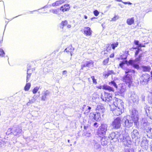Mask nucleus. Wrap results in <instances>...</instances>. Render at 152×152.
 <instances>
[{
  "label": "nucleus",
  "mask_w": 152,
  "mask_h": 152,
  "mask_svg": "<svg viewBox=\"0 0 152 152\" xmlns=\"http://www.w3.org/2000/svg\"><path fill=\"white\" fill-rule=\"evenodd\" d=\"M124 102L122 100L115 98V100L113 104L110 105V110L114 115H120L124 111Z\"/></svg>",
  "instance_id": "nucleus-1"
},
{
  "label": "nucleus",
  "mask_w": 152,
  "mask_h": 152,
  "mask_svg": "<svg viewBox=\"0 0 152 152\" xmlns=\"http://www.w3.org/2000/svg\"><path fill=\"white\" fill-rule=\"evenodd\" d=\"M96 110L98 111L95 113L91 112L89 113V118L90 119L97 121L100 118V115L103 114L105 110V108L102 105H97Z\"/></svg>",
  "instance_id": "nucleus-2"
},
{
  "label": "nucleus",
  "mask_w": 152,
  "mask_h": 152,
  "mask_svg": "<svg viewBox=\"0 0 152 152\" xmlns=\"http://www.w3.org/2000/svg\"><path fill=\"white\" fill-rule=\"evenodd\" d=\"M132 72V71L130 69H126L125 71L126 75H125L122 78V81L125 84L130 87L132 83V75L128 73Z\"/></svg>",
  "instance_id": "nucleus-3"
},
{
  "label": "nucleus",
  "mask_w": 152,
  "mask_h": 152,
  "mask_svg": "<svg viewBox=\"0 0 152 152\" xmlns=\"http://www.w3.org/2000/svg\"><path fill=\"white\" fill-rule=\"evenodd\" d=\"M122 122V118L120 117H118L114 119L110 126L113 129H120L121 127Z\"/></svg>",
  "instance_id": "nucleus-4"
},
{
  "label": "nucleus",
  "mask_w": 152,
  "mask_h": 152,
  "mask_svg": "<svg viewBox=\"0 0 152 152\" xmlns=\"http://www.w3.org/2000/svg\"><path fill=\"white\" fill-rule=\"evenodd\" d=\"M107 126L104 124H102L98 129L97 135L100 137H103L107 131Z\"/></svg>",
  "instance_id": "nucleus-5"
},
{
  "label": "nucleus",
  "mask_w": 152,
  "mask_h": 152,
  "mask_svg": "<svg viewBox=\"0 0 152 152\" xmlns=\"http://www.w3.org/2000/svg\"><path fill=\"white\" fill-rule=\"evenodd\" d=\"M131 118L135 125L137 126L139 123V115L138 111L134 109L132 110Z\"/></svg>",
  "instance_id": "nucleus-6"
},
{
  "label": "nucleus",
  "mask_w": 152,
  "mask_h": 152,
  "mask_svg": "<svg viewBox=\"0 0 152 152\" xmlns=\"http://www.w3.org/2000/svg\"><path fill=\"white\" fill-rule=\"evenodd\" d=\"M112 94L104 92V93L102 94L101 98L102 101L105 102H109L112 99Z\"/></svg>",
  "instance_id": "nucleus-7"
},
{
  "label": "nucleus",
  "mask_w": 152,
  "mask_h": 152,
  "mask_svg": "<svg viewBox=\"0 0 152 152\" xmlns=\"http://www.w3.org/2000/svg\"><path fill=\"white\" fill-rule=\"evenodd\" d=\"M8 130L10 131L11 133L12 134L15 136H18L22 131V129L20 127H15L13 129L12 128H10Z\"/></svg>",
  "instance_id": "nucleus-8"
},
{
  "label": "nucleus",
  "mask_w": 152,
  "mask_h": 152,
  "mask_svg": "<svg viewBox=\"0 0 152 152\" xmlns=\"http://www.w3.org/2000/svg\"><path fill=\"white\" fill-rule=\"evenodd\" d=\"M151 79V76L149 74L146 73L143 74L141 77V82L145 84H147Z\"/></svg>",
  "instance_id": "nucleus-9"
},
{
  "label": "nucleus",
  "mask_w": 152,
  "mask_h": 152,
  "mask_svg": "<svg viewBox=\"0 0 152 152\" xmlns=\"http://www.w3.org/2000/svg\"><path fill=\"white\" fill-rule=\"evenodd\" d=\"M83 34L87 36H90L92 34V31L90 28L88 27H85L83 30Z\"/></svg>",
  "instance_id": "nucleus-10"
},
{
  "label": "nucleus",
  "mask_w": 152,
  "mask_h": 152,
  "mask_svg": "<svg viewBox=\"0 0 152 152\" xmlns=\"http://www.w3.org/2000/svg\"><path fill=\"white\" fill-rule=\"evenodd\" d=\"M70 9V5L67 4L62 5L60 8V10L63 12L69 11Z\"/></svg>",
  "instance_id": "nucleus-11"
},
{
  "label": "nucleus",
  "mask_w": 152,
  "mask_h": 152,
  "mask_svg": "<svg viewBox=\"0 0 152 152\" xmlns=\"http://www.w3.org/2000/svg\"><path fill=\"white\" fill-rule=\"evenodd\" d=\"M91 107L89 106H86V105L84 104L82 107L83 111L84 112L83 114L87 115L89 113L91 109Z\"/></svg>",
  "instance_id": "nucleus-12"
},
{
  "label": "nucleus",
  "mask_w": 152,
  "mask_h": 152,
  "mask_svg": "<svg viewBox=\"0 0 152 152\" xmlns=\"http://www.w3.org/2000/svg\"><path fill=\"white\" fill-rule=\"evenodd\" d=\"M145 111L147 116L151 119H152V109L150 107H147L145 109Z\"/></svg>",
  "instance_id": "nucleus-13"
},
{
  "label": "nucleus",
  "mask_w": 152,
  "mask_h": 152,
  "mask_svg": "<svg viewBox=\"0 0 152 152\" xmlns=\"http://www.w3.org/2000/svg\"><path fill=\"white\" fill-rule=\"evenodd\" d=\"M50 94V92L48 90L43 91L42 94L41 100L43 101L45 100L47 98V97Z\"/></svg>",
  "instance_id": "nucleus-14"
},
{
  "label": "nucleus",
  "mask_w": 152,
  "mask_h": 152,
  "mask_svg": "<svg viewBox=\"0 0 152 152\" xmlns=\"http://www.w3.org/2000/svg\"><path fill=\"white\" fill-rule=\"evenodd\" d=\"M102 89L109 92H114L115 91L113 88L106 84H104L102 86Z\"/></svg>",
  "instance_id": "nucleus-15"
},
{
  "label": "nucleus",
  "mask_w": 152,
  "mask_h": 152,
  "mask_svg": "<svg viewBox=\"0 0 152 152\" xmlns=\"http://www.w3.org/2000/svg\"><path fill=\"white\" fill-rule=\"evenodd\" d=\"M66 0H58L52 4V6L53 7L58 6L64 3Z\"/></svg>",
  "instance_id": "nucleus-16"
},
{
  "label": "nucleus",
  "mask_w": 152,
  "mask_h": 152,
  "mask_svg": "<svg viewBox=\"0 0 152 152\" xmlns=\"http://www.w3.org/2000/svg\"><path fill=\"white\" fill-rule=\"evenodd\" d=\"M135 19L133 17L130 18H128L126 21V23L129 25H131L134 23Z\"/></svg>",
  "instance_id": "nucleus-17"
},
{
  "label": "nucleus",
  "mask_w": 152,
  "mask_h": 152,
  "mask_svg": "<svg viewBox=\"0 0 152 152\" xmlns=\"http://www.w3.org/2000/svg\"><path fill=\"white\" fill-rule=\"evenodd\" d=\"M74 50V49L72 46H69L65 50V51L67 53H70L72 56V53Z\"/></svg>",
  "instance_id": "nucleus-18"
},
{
  "label": "nucleus",
  "mask_w": 152,
  "mask_h": 152,
  "mask_svg": "<svg viewBox=\"0 0 152 152\" xmlns=\"http://www.w3.org/2000/svg\"><path fill=\"white\" fill-rule=\"evenodd\" d=\"M125 126L127 128H129L132 126V122H129L128 119H126L125 121Z\"/></svg>",
  "instance_id": "nucleus-19"
},
{
  "label": "nucleus",
  "mask_w": 152,
  "mask_h": 152,
  "mask_svg": "<svg viewBox=\"0 0 152 152\" xmlns=\"http://www.w3.org/2000/svg\"><path fill=\"white\" fill-rule=\"evenodd\" d=\"M142 68L143 71L144 72H149L151 69V68L149 66H142Z\"/></svg>",
  "instance_id": "nucleus-20"
},
{
  "label": "nucleus",
  "mask_w": 152,
  "mask_h": 152,
  "mask_svg": "<svg viewBox=\"0 0 152 152\" xmlns=\"http://www.w3.org/2000/svg\"><path fill=\"white\" fill-rule=\"evenodd\" d=\"M68 23V21L66 20H64L61 21L60 24V28H63L64 26L67 25Z\"/></svg>",
  "instance_id": "nucleus-21"
},
{
  "label": "nucleus",
  "mask_w": 152,
  "mask_h": 152,
  "mask_svg": "<svg viewBox=\"0 0 152 152\" xmlns=\"http://www.w3.org/2000/svg\"><path fill=\"white\" fill-rule=\"evenodd\" d=\"M53 13L57 15H60L61 14V11L60 9H56L53 10L52 11Z\"/></svg>",
  "instance_id": "nucleus-22"
},
{
  "label": "nucleus",
  "mask_w": 152,
  "mask_h": 152,
  "mask_svg": "<svg viewBox=\"0 0 152 152\" xmlns=\"http://www.w3.org/2000/svg\"><path fill=\"white\" fill-rule=\"evenodd\" d=\"M119 43L118 42H114L111 45V47L112 49L113 50H115V48L117 47Z\"/></svg>",
  "instance_id": "nucleus-23"
},
{
  "label": "nucleus",
  "mask_w": 152,
  "mask_h": 152,
  "mask_svg": "<svg viewBox=\"0 0 152 152\" xmlns=\"http://www.w3.org/2000/svg\"><path fill=\"white\" fill-rule=\"evenodd\" d=\"M132 137H135L136 136L137 137V136L139 135V132L137 130V129H134L132 133Z\"/></svg>",
  "instance_id": "nucleus-24"
},
{
  "label": "nucleus",
  "mask_w": 152,
  "mask_h": 152,
  "mask_svg": "<svg viewBox=\"0 0 152 152\" xmlns=\"http://www.w3.org/2000/svg\"><path fill=\"white\" fill-rule=\"evenodd\" d=\"M31 86V83H26L24 88V89L25 91H28Z\"/></svg>",
  "instance_id": "nucleus-25"
},
{
  "label": "nucleus",
  "mask_w": 152,
  "mask_h": 152,
  "mask_svg": "<svg viewBox=\"0 0 152 152\" xmlns=\"http://www.w3.org/2000/svg\"><path fill=\"white\" fill-rule=\"evenodd\" d=\"M30 70V69H28L27 70V77H26V82H27L28 80H29V79L31 77V72H29V71Z\"/></svg>",
  "instance_id": "nucleus-26"
},
{
  "label": "nucleus",
  "mask_w": 152,
  "mask_h": 152,
  "mask_svg": "<svg viewBox=\"0 0 152 152\" xmlns=\"http://www.w3.org/2000/svg\"><path fill=\"white\" fill-rule=\"evenodd\" d=\"M113 73V70H109L107 73L104 74L103 76L105 78H107L109 75L112 74Z\"/></svg>",
  "instance_id": "nucleus-27"
},
{
  "label": "nucleus",
  "mask_w": 152,
  "mask_h": 152,
  "mask_svg": "<svg viewBox=\"0 0 152 152\" xmlns=\"http://www.w3.org/2000/svg\"><path fill=\"white\" fill-rule=\"evenodd\" d=\"M147 135L149 138H152V129H150L147 133Z\"/></svg>",
  "instance_id": "nucleus-28"
},
{
  "label": "nucleus",
  "mask_w": 152,
  "mask_h": 152,
  "mask_svg": "<svg viewBox=\"0 0 152 152\" xmlns=\"http://www.w3.org/2000/svg\"><path fill=\"white\" fill-rule=\"evenodd\" d=\"M128 64L127 61L125 60V61H121V63L119 64V66L123 68L124 64Z\"/></svg>",
  "instance_id": "nucleus-29"
},
{
  "label": "nucleus",
  "mask_w": 152,
  "mask_h": 152,
  "mask_svg": "<svg viewBox=\"0 0 152 152\" xmlns=\"http://www.w3.org/2000/svg\"><path fill=\"white\" fill-rule=\"evenodd\" d=\"M109 60V58H107L104 59L103 61V64L104 65H107Z\"/></svg>",
  "instance_id": "nucleus-30"
},
{
  "label": "nucleus",
  "mask_w": 152,
  "mask_h": 152,
  "mask_svg": "<svg viewBox=\"0 0 152 152\" xmlns=\"http://www.w3.org/2000/svg\"><path fill=\"white\" fill-rule=\"evenodd\" d=\"M143 53H140L138 56L135 59V61H140L141 59V58L142 56Z\"/></svg>",
  "instance_id": "nucleus-31"
},
{
  "label": "nucleus",
  "mask_w": 152,
  "mask_h": 152,
  "mask_svg": "<svg viewBox=\"0 0 152 152\" xmlns=\"http://www.w3.org/2000/svg\"><path fill=\"white\" fill-rule=\"evenodd\" d=\"M39 87H36L34 88L32 90V92L34 94H35L37 93V91H38L39 89Z\"/></svg>",
  "instance_id": "nucleus-32"
},
{
  "label": "nucleus",
  "mask_w": 152,
  "mask_h": 152,
  "mask_svg": "<svg viewBox=\"0 0 152 152\" xmlns=\"http://www.w3.org/2000/svg\"><path fill=\"white\" fill-rule=\"evenodd\" d=\"M93 62L91 60L89 61H86V64L87 66V67H89L90 65H93Z\"/></svg>",
  "instance_id": "nucleus-33"
},
{
  "label": "nucleus",
  "mask_w": 152,
  "mask_h": 152,
  "mask_svg": "<svg viewBox=\"0 0 152 152\" xmlns=\"http://www.w3.org/2000/svg\"><path fill=\"white\" fill-rule=\"evenodd\" d=\"M141 49L138 48H137V49L136 50L134 53V56L136 57L140 51H141Z\"/></svg>",
  "instance_id": "nucleus-34"
},
{
  "label": "nucleus",
  "mask_w": 152,
  "mask_h": 152,
  "mask_svg": "<svg viewBox=\"0 0 152 152\" xmlns=\"http://www.w3.org/2000/svg\"><path fill=\"white\" fill-rule=\"evenodd\" d=\"M115 137V134L114 132L111 133L109 137L111 140H113Z\"/></svg>",
  "instance_id": "nucleus-35"
},
{
  "label": "nucleus",
  "mask_w": 152,
  "mask_h": 152,
  "mask_svg": "<svg viewBox=\"0 0 152 152\" xmlns=\"http://www.w3.org/2000/svg\"><path fill=\"white\" fill-rule=\"evenodd\" d=\"M109 84H112L114 86L115 88H117V85L116 84V83H115V82L114 81H111L110 82H109Z\"/></svg>",
  "instance_id": "nucleus-36"
},
{
  "label": "nucleus",
  "mask_w": 152,
  "mask_h": 152,
  "mask_svg": "<svg viewBox=\"0 0 152 152\" xmlns=\"http://www.w3.org/2000/svg\"><path fill=\"white\" fill-rule=\"evenodd\" d=\"M5 54L4 51L1 48H0V56H3Z\"/></svg>",
  "instance_id": "nucleus-37"
},
{
  "label": "nucleus",
  "mask_w": 152,
  "mask_h": 152,
  "mask_svg": "<svg viewBox=\"0 0 152 152\" xmlns=\"http://www.w3.org/2000/svg\"><path fill=\"white\" fill-rule=\"evenodd\" d=\"M91 77L92 79L93 83L96 84L97 83V82L96 79H95L94 77V76H92Z\"/></svg>",
  "instance_id": "nucleus-38"
},
{
  "label": "nucleus",
  "mask_w": 152,
  "mask_h": 152,
  "mask_svg": "<svg viewBox=\"0 0 152 152\" xmlns=\"http://www.w3.org/2000/svg\"><path fill=\"white\" fill-rule=\"evenodd\" d=\"M93 13L94 15L95 16H97L99 14V12L97 10H95L93 12Z\"/></svg>",
  "instance_id": "nucleus-39"
},
{
  "label": "nucleus",
  "mask_w": 152,
  "mask_h": 152,
  "mask_svg": "<svg viewBox=\"0 0 152 152\" xmlns=\"http://www.w3.org/2000/svg\"><path fill=\"white\" fill-rule=\"evenodd\" d=\"M134 61L132 60H130L129 61H128V65H133L134 63Z\"/></svg>",
  "instance_id": "nucleus-40"
},
{
  "label": "nucleus",
  "mask_w": 152,
  "mask_h": 152,
  "mask_svg": "<svg viewBox=\"0 0 152 152\" xmlns=\"http://www.w3.org/2000/svg\"><path fill=\"white\" fill-rule=\"evenodd\" d=\"M118 18V17L117 15H115L113 18L111 19L112 21H115Z\"/></svg>",
  "instance_id": "nucleus-41"
},
{
  "label": "nucleus",
  "mask_w": 152,
  "mask_h": 152,
  "mask_svg": "<svg viewBox=\"0 0 152 152\" xmlns=\"http://www.w3.org/2000/svg\"><path fill=\"white\" fill-rule=\"evenodd\" d=\"M110 45H111L109 44H108L107 45V46L106 47V50L107 51H108L111 50V46H110Z\"/></svg>",
  "instance_id": "nucleus-42"
},
{
  "label": "nucleus",
  "mask_w": 152,
  "mask_h": 152,
  "mask_svg": "<svg viewBox=\"0 0 152 152\" xmlns=\"http://www.w3.org/2000/svg\"><path fill=\"white\" fill-rule=\"evenodd\" d=\"M133 66L135 68H136V69H139L140 68L139 67V65L138 64H133Z\"/></svg>",
  "instance_id": "nucleus-43"
},
{
  "label": "nucleus",
  "mask_w": 152,
  "mask_h": 152,
  "mask_svg": "<svg viewBox=\"0 0 152 152\" xmlns=\"http://www.w3.org/2000/svg\"><path fill=\"white\" fill-rule=\"evenodd\" d=\"M134 43L135 45H137V46H138V45L140 44H139V41L137 40H135L134 41Z\"/></svg>",
  "instance_id": "nucleus-44"
},
{
  "label": "nucleus",
  "mask_w": 152,
  "mask_h": 152,
  "mask_svg": "<svg viewBox=\"0 0 152 152\" xmlns=\"http://www.w3.org/2000/svg\"><path fill=\"white\" fill-rule=\"evenodd\" d=\"M94 126L96 128H97L98 127V124L96 122L94 123Z\"/></svg>",
  "instance_id": "nucleus-45"
},
{
  "label": "nucleus",
  "mask_w": 152,
  "mask_h": 152,
  "mask_svg": "<svg viewBox=\"0 0 152 152\" xmlns=\"http://www.w3.org/2000/svg\"><path fill=\"white\" fill-rule=\"evenodd\" d=\"M114 56L115 55L114 53H113L110 55L109 57L110 58H112L114 57Z\"/></svg>",
  "instance_id": "nucleus-46"
},
{
  "label": "nucleus",
  "mask_w": 152,
  "mask_h": 152,
  "mask_svg": "<svg viewBox=\"0 0 152 152\" xmlns=\"http://www.w3.org/2000/svg\"><path fill=\"white\" fill-rule=\"evenodd\" d=\"M145 47V46L144 45H143L141 44H140L139 45H138V46H137V48H139V47Z\"/></svg>",
  "instance_id": "nucleus-47"
},
{
  "label": "nucleus",
  "mask_w": 152,
  "mask_h": 152,
  "mask_svg": "<svg viewBox=\"0 0 152 152\" xmlns=\"http://www.w3.org/2000/svg\"><path fill=\"white\" fill-rule=\"evenodd\" d=\"M123 3L125 4H131L132 3L129 2H123Z\"/></svg>",
  "instance_id": "nucleus-48"
},
{
  "label": "nucleus",
  "mask_w": 152,
  "mask_h": 152,
  "mask_svg": "<svg viewBox=\"0 0 152 152\" xmlns=\"http://www.w3.org/2000/svg\"><path fill=\"white\" fill-rule=\"evenodd\" d=\"M96 88L100 89H102V86H96Z\"/></svg>",
  "instance_id": "nucleus-49"
},
{
  "label": "nucleus",
  "mask_w": 152,
  "mask_h": 152,
  "mask_svg": "<svg viewBox=\"0 0 152 152\" xmlns=\"http://www.w3.org/2000/svg\"><path fill=\"white\" fill-rule=\"evenodd\" d=\"M3 142L2 140V139H0V147H1V145L2 143V142Z\"/></svg>",
  "instance_id": "nucleus-50"
},
{
  "label": "nucleus",
  "mask_w": 152,
  "mask_h": 152,
  "mask_svg": "<svg viewBox=\"0 0 152 152\" xmlns=\"http://www.w3.org/2000/svg\"><path fill=\"white\" fill-rule=\"evenodd\" d=\"M86 67H87V66L86 65V64H84L82 66V69H83V68Z\"/></svg>",
  "instance_id": "nucleus-51"
},
{
  "label": "nucleus",
  "mask_w": 152,
  "mask_h": 152,
  "mask_svg": "<svg viewBox=\"0 0 152 152\" xmlns=\"http://www.w3.org/2000/svg\"><path fill=\"white\" fill-rule=\"evenodd\" d=\"M67 28H71V25L70 24H69V25H68L67 26Z\"/></svg>",
  "instance_id": "nucleus-52"
},
{
  "label": "nucleus",
  "mask_w": 152,
  "mask_h": 152,
  "mask_svg": "<svg viewBox=\"0 0 152 152\" xmlns=\"http://www.w3.org/2000/svg\"><path fill=\"white\" fill-rule=\"evenodd\" d=\"M67 73V71L66 70H64L63 72V74H66Z\"/></svg>",
  "instance_id": "nucleus-53"
},
{
  "label": "nucleus",
  "mask_w": 152,
  "mask_h": 152,
  "mask_svg": "<svg viewBox=\"0 0 152 152\" xmlns=\"http://www.w3.org/2000/svg\"><path fill=\"white\" fill-rule=\"evenodd\" d=\"M84 18L85 19H87V18L88 17H87V16L86 15H84Z\"/></svg>",
  "instance_id": "nucleus-54"
},
{
  "label": "nucleus",
  "mask_w": 152,
  "mask_h": 152,
  "mask_svg": "<svg viewBox=\"0 0 152 152\" xmlns=\"http://www.w3.org/2000/svg\"><path fill=\"white\" fill-rule=\"evenodd\" d=\"M87 128H88V126H84V128L85 129H86Z\"/></svg>",
  "instance_id": "nucleus-55"
},
{
  "label": "nucleus",
  "mask_w": 152,
  "mask_h": 152,
  "mask_svg": "<svg viewBox=\"0 0 152 152\" xmlns=\"http://www.w3.org/2000/svg\"><path fill=\"white\" fill-rule=\"evenodd\" d=\"M96 18L95 17H93L91 18V20H92L93 19H96Z\"/></svg>",
  "instance_id": "nucleus-56"
},
{
  "label": "nucleus",
  "mask_w": 152,
  "mask_h": 152,
  "mask_svg": "<svg viewBox=\"0 0 152 152\" xmlns=\"http://www.w3.org/2000/svg\"><path fill=\"white\" fill-rule=\"evenodd\" d=\"M150 103V104H152V98L151 99Z\"/></svg>",
  "instance_id": "nucleus-57"
},
{
  "label": "nucleus",
  "mask_w": 152,
  "mask_h": 152,
  "mask_svg": "<svg viewBox=\"0 0 152 152\" xmlns=\"http://www.w3.org/2000/svg\"><path fill=\"white\" fill-rule=\"evenodd\" d=\"M125 152H130L129 150L128 149L126 151H125Z\"/></svg>",
  "instance_id": "nucleus-58"
},
{
  "label": "nucleus",
  "mask_w": 152,
  "mask_h": 152,
  "mask_svg": "<svg viewBox=\"0 0 152 152\" xmlns=\"http://www.w3.org/2000/svg\"><path fill=\"white\" fill-rule=\"evenodd\" d=\"M2 40H0V45L2 43Z\"/></svg>",
  "instance_id": "nucleus-59"
},
{
  "label": "nucleus",
  "mask_w": 152,
  "mask_h": 152,
  "mask_svg": "<svg viewBox=\"0 0 152 152\" xmlns=\"http://www.w3.org/2000/svg\"><path fill=\"white\" fill-rule=\"evenodd\" d=\"M146 143L145 142V144H146L145 145L147 146L148 145V143L147 142H146Z\"/></svg>",
  "instance_id": "nucleus-60"
},
{
  "label": "nucleus",
  "mask_w": 152,
  "mask_h": 152,
  "mask_svg": "<svg viewBox=\"0 0 152 152\" xmlns=\"http://www.w3.org/2000/svg\"><path fill=\"white\" fill-rule=\"evenodd\" d=\"M132 48L133 49H137V47H134V48L133 47V48Z\"/></svg>",
  "instance_id": "nucleus-61"
},
{
  "label": "nucleus",
  "mask_w": 152,
  "mask_h": 152,
  "mask_svg": "<svg viewBox=\"0 0 152 152\" xmlns=\"http://www.w3.org/2000/svg\"><path fill=\"white\" fill-rule=\"evenodd\" d=\"M116 1H121V0H116Z\"/></svg>",
  "instance_id": "nucleus-62"
},
{
  "label": "nucleus",
  "mask_w": 152,
  "mask_h": 152,
  "mask_svg": "<svg viewBox=\"0 0 152 152\" xmlns=\"http://www.w3.org/2000/svg\"><path fill=\"white\" fill-rule=\"evenodd\" d=\"M144 143V142H142V146H143V143Z\"/></svg>",
  "instance_id": "nucleus-63"
},
{
  "label": "nucleus",
  "mask_w": 152,
  "mask_h": 152,
  "mask_svg": "<svg viewBox=\"0 0 152 152\" xmlns=\"http://www.w3.org/2000/svg\"><path fill=\"white\" fill-rule=\"evenodd\" d=\"M151 77L152 78V71L151 72Z\"/></svg>",
  "instance_id": "nucleus-64"
}]
</instances>
